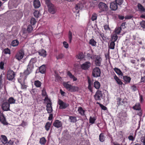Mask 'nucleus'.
Segmentation results:
<instances>
[{
  "mask_svg": "<svg viewBox=\"0 0 145 145\" xmlns=\"http://www.w3.org/2000/svg\"><path fill=\"white\" fill-rule=\"evenodd\" d=\"M114 78L118 84L119 85H122L123 84V82L115 74L114 76Z\"/></svg>",
  "mask_w": 145,
  "mask_h": 145,
  "instance_id": "19",
  "label": "nucleus"
},
{
  "mask_svg": "<svg viewBox=\"0 0 145 145\" xmlns=\"http://www.w3.org/2000/svg\"><path fill=\"white\" fill-rule=\"evenodd\" d=\"M97 119V117L96 116H90L89 119V122L91 124H93L95 123V121Z\"/></svg>",
  "mask_w": 145,
  "mask_h": 145,
  "instance_id": "24",
  "label": "nucleus"
},
{
  "mask_svg": "<svg viewBox=\"0 0 145 145\" xmlns=\"http://www.w3.org/2000/svg\"><path fill=\"white\" fill-rule=\"evenodd\" d=\"M91 65V63L89 62H86L81 65V67L84 70L88 69Z\"/></svg>",
  "mask_w": 145,
  "mask_h": 145,
  "instance_id": "14",
  "label": "nucleus"
},
{
  "mask_svg": "<svg viewBox=\"0 0 145 145\" xmlns=\"http://www.w3.org/2000/svg\"><path fill=\"white\" fill-rule=\"evenodd\" d=\"M133 108L135 110L139 111V112L138 114L140 116H141L142 115V112L141 110V108L140 104L138 103L135 104V105L133 107Z\"/></svg>",
  "mask_w": 145,
  "mask_h": 145,
  "instance_id": "8",
  "label": "nucleus"
},
{
  "mask_svg": "<svg viewBox=\"0 0 145 145\" xmlns=\"http://www.w3.org/2000/svg\"><path fill=\"white\" fill-rule=\"evenodd\" d=\"M0 121L4 125H7L8 123L6 121V119L3 115H0Z\"/></svg>",
  "mask_w": 145,
  "mask_h": 145,
  "instance_id": "18",
  "label": "nucleus"
},
{
  "mask_svg": "<svg viewBox=\"0 0 145 145\" xmlns=\"http://www.w3.org/2000/svg\"><path fill=\"white\" fill-rule=\"evenodd\" d=\"M123 80L125 84L129 83L130 82L131 78L130 77L127 76H123Z\"/></svg>",
  "mask_w": 145,
  "mask_h": 145,
  "instance_id": "20",
  "label": "nucleus"
},
{
  "mask_svg": "<svg viewBox=\"0 0 145 145\" xmlns=\"http://www.w3.org/2000/svg\"><path fill=\"white\" fill-rule=\"evenodd\" d=\"M63 46L65 48H69V44L67 43V42H65V41L63 42Z\"/></svg>",
  "mask_w": 145,
  "mask_h": 145,
  "instance_id": "55",
  "label": "nucleus"
},
{
  "mask_svg": "<svg viewBox=\"0 0 145 145\" xmlns=\"http://www.w3.org/2000/svg\"><path fill=\"white\" fill-rule=\"evenodd\" d=\"M138 7L140 11H144L145 10V9L140 4H138Z\"/></svg>",
  "mask_w": 145,
  "mask_h": 145,
  "instance_id": "43",
  "label": "nucleus"
},
{
  "mask_svg": "<svg viewBox=\"0 0 145 145\" xmlns=\"http://www.w3.org/2000/svg\"><path fill=\"white\" fill-rule=\"evenodd\" d=\"M110 7L111 10H116L118 8V5L114 1L110 3Z\"/></svg>",
  "mask_w": 145,
  "mask_h": 145,
  "instance_id": "16",
  "label": "nucleus"
},
{
  "mask_svg": "<svg viewBox=\"0 0 145 145\" xmlns=\"http://www.w3.org/2000/svg\"><path fill=\"white\" fill-rule=\"evenodd\" d=\"M8 103L10 104H14L16 100L12 97L9 98L8 100Z\"/></svg>",
  "mask_w": 145,
  "mask_h": 145,
  "instance_id": "38",
  "label": "nucleus"
},
{
  "mask_svg": "<svg viewBox=\"0 0 145 145\" xmlns=\"http://www.w3.org/2000/svg\"><path fill=\"white\" fill-rule=\"evenodd\" d=\"M55 77H56V80H57V81H60L61 80V78L60 76H58L57 74L55 72Z\"/></svg>",
  "mask_w": 145,
  "mask_h": 145,
  "instance_id": "52",
  "label": "nucleus"
},
{
  "mask_svg": "<svg viewBox=\"0 0 145 145\" xmlns=\"http://www.w3.org/2000/svg\"><path fill=\"white\" fill-rule=\"evenodd\" d=\"M114 70L118 74L121 76L123 75V73L119 69L117 68H115L114 69Z\"/></svg>",
  "mask_w": 145,
  "mask_h": 145,
  "instance_id": "27",
  "label": "nucleus"
},
{
  "mask_svg": "<svg viewBox=\"0 0 145 145\" xmlns=\"http://www.w3.org/2000/svg\"><path fill=\"white\" fill-rule=\"evenodd\" d=\"M34 15L35 17L38 18L40 15V14L38 10H35L34 12Z\"/></svg>",
  "mask_w": 145,
  "mask_h": 145,
  "instance_id": "41",
  "label": "nucleus"
},
{
  "mask_svg": "<svg viewBox=\"0 0 145 145\" xmlns=\"http://www.w3.org/2000/svg\"><path fill=\"white\" fill-rule=\"evenodd\" d=\"M46 4L48 6V11L52 14L55 13L56 12V10L54 6L50 2Z\"/></svg>",
  "mask_w": 145,
  "mask_h": 145,
  "instance_id": "10",
  "label": "nucleus"
},
{
  "mask_svg": "<svg viewBox=\"0 0 145 145\" xmlns=\"http://www.w3.org/2000/svg\"><path fill=\"white\" fill-rule=\"evenodd\" d=\"M84 57V55L82 53L79 54L77 56L78 58L80 59H83Z\"/></svg>",
  "mask_w": 145,
  "mask_h": 145,
  "instance_id": "45",
  "label": "nucleus"
},
{
  "mask_svg": "<svg viewBox=\"0 0 145 145\" xmlns=\"http://www.w3.org/2000/svg\"><path fill=\"white\" fill-rule=\"evenodd\" d=\"M101 70L98 67H95L93 70L92 74L95 77H97L100 76Z\"/></svg>",
  "mask_w": 145,
  "mask_h": 145,
  "instance_id": "6",
  "label": "nucleus"
},
{
  "mask_svg": "<svg viewBox=\"0 0 145 145\" xmlns=\"http://www.w3.org/2000/svg\"><path fill=\"white\" fill-rule=\"evenodd\" d=\"M121 31V27H116L115 30V32L116 34H119Z\"/></svg>",
  "mask_w": 145,
  "mask_h": 145,
  "instance_id": "40",
  "label": "nucleus"
},
{
  "mask_svg": "<svg viewBox=\"0 0 145 145\" xmlns=\"http://www.w3.org/2000/svg\"><path fill=\"white\" fill-rule=\"evenodd\" d=\"M117 104L118 105H122L121 103V99L120 98H118L117 99Z\"/></svg>",
  "mask_w": 145,
  "mask_h": 145,
  "instance_id": "51",
  "label": "nucleus"
},
{
  "mask_svg": "<svg viewBox=\"0 0 145 145\" xmlns=\"http://www.w3.org/2000/svg\"><path fill=\"white\" fill-rule=\"evenodd\" d=\"M39 54L40 55L44 57H45L46 56V51L44 50H42Z\"/></svg>",
  "mask_w": 145,
  "mask_h": 145,
  "instance_id": "37",
  "label": "nucleus"
},
{
  "mask_svg": "<svg viewBox=\"0 0 145 145\" xmlns=\"http://www.w3.org/2000/svg\"><path fill=\"white\" fill-rule=\"evenodd\" d=\"M53 125L54 127L57 128L62 127V123L58 120H55Z\"/></svg>",
  "mask_w": 145,
  "mask_h": 145,
  "instance_id": "13",
  "label": "nucleus"
},
{
  "mask_svg": "<svg viewBox=\"0 0 145 145\" xmlns=\"http://www.w3.org/2000/svg\"><path fill=\"white\" fill-rule=\"evenodd\" d=\"M128 138L130 140L133 141L135 139V138L132 135H130L128 137Z\"/></svg>",
  "mask_w": 145,
  "mask_h": 145,
  "instance_id": "59",
  "label": "nucleus"
},
{
  "mask_svg": "<svg viewBox=\"0 0 145 145\" xmlns=\"http://www.w3.org/2000/svg\"><path fill=\"white\" fill-rule=\"evenodd\" d=\"M58 103L59 105V108L60 109H65L69 105L68 103L64 102L60 99H59Z\"/></svg>",
  "mask_w": 145,
  "mask_h": 145,
  "instance_id": "4",
  "label": "nucleus"
},
{
  "mask_svg": "<svg viewBox=\"0 0 145 145\" xmlns=\"http://www.w3.org/2000/svg\"><path fill=\"white\" fill-rule=\"evenodd\" d=\"M37 58L36 57L32 58L29 62L27 66V69L24 72L25 74L28 75L32 71L34 68V65L37 61Z\"/></svg>",
  "mask_w": 145,
  "mask_h": 145,
  "instance_id": "1",
  "label": "nucleus"
},
{
  "mask_svg": "<svg viewBox=\"0 0 145 145\" xmlns=\"http://www.w3.org/2000/svg\"><path fill=\"white\" fill-rule=\"evenodd\" d=\"M99 140L100 142H103L105 140V137L103 133H101L99 135Z\"/></svg>",
  "mask_w": 145,
  "mask_h": 145,
  "instance_id": "28",
  "label": "nucleus"
},
{
  "mask_svg": "<svg viewBox=\"0 0 145 145\" xmlns=\"http://www.w3.org/2000/svg\"><path fill=\"white\" fill-rule=\"evenodd\" d=\"M141 26L144 28H145V21H143L140 23Z\"/></svg>",
  "mask_w": 145,
  "mask_h": 145,
  "instance_id": "54",
  "label": "nucleus"
},
{
  "mask_svg": "<svg viewBox=\"0 0 145 145\" xmlns=\"http://www.w3.org/2000/svg\"><path fill=\"white\" fill-rule=\"evenodd\" d=\"M4 63L3 61H1L0 63V68L2 70L4 69Z\"/></svg>",
  "mask_w": 145,
  "mask_h": 145,
  "instance_id": "57",
  "label": "nucleus"
},
{
  "mask_svg": "<svg viewBox=\"0 0 145 145\" xmlns=\"http://www.w3.org/2000/svg\"><path fill=\"white\" fill-rule=\"evenodd\" d=\"M123 1V0H115V2L117 5H120L121 4Z\"/></svg>",
  "mask_w": 145,
  "mask_h": 145,
  "instance_id": "53",
  "label": "nucleus"
},
{
  "mask_svg": "<svg viewBox=\"0 0 145 145\" xmlns=\"http://www.w3.org/2000/svg\"><path fill=\"white\" fill-rule=\"evenodd\" d=\"M127 99L125 97L123 98L122 100L121 99V103L122 105L125 104L127 103Z\"/></svg>",
  "mask_w": 145,
  "mask_h": 145,
  "instance_id": "48",
  "label": "nucleus"
},
{
  "mask_svg": "<svg viewBox=\"0 0 145 145\" xmlns=\"http://www.w3.org/2000/svg\"><path fill=\"white\" fill-rule=\"evenodd\" d=\"M15 73L12 71L9 70L7 72V77L9 80H12L14 77Z\"/></svg>",
  "mask_w": 145,
  "mask_h": 145,
  "instance_id": "7",
  "label": "nucleus"
},
{
  "mask_svg": "<svg viewBox=\"0 0 145 145\" xmlns=\"http://www.w3.org/2000/svg\"><path fill=\"white\" fill-rule=\"evenodd\" d=\"M100 106L102 109L104 110H106L107 108L106 106H104L101 104H100Z\"/></svg>",
  "mask_w": 145,
  "mask_h": 145,
  "instance_id": "63",
  "label": "nucleus"
},
{
  "mask_svg": "<svg viewBox=\"0 0 145 145\" xmlns=\"http://www.w3.org/2000/svg\"><path fill=\"white\" fill-rule=\"evenodd\" d=\"M24 55V51L23 50H21L16 55V58L18 60L20 61L23 58Z\"/></svg>",
  "mask_w": 145,
  "mask_h": 145,
  "instance_id": "5",
  "label": "nucleus"
},
{
  "mask_svg": "<svg viewBox=\"0 0 145 145\" xmlns=\"http://www.w3.org/2000/svg\"><path fill=\"white\" fill-rule=\"evenodd\" d=\"M46 140L44 137H42L40 139L39 143L41 144H44L46 142Z\"/></svg>",
  "mask_w": 145,
  "mask_h": 145,
  "instance_id": "35",
  "label": "nucleus"
},
{
  "mask_svg": "<svg viewBox=\"0 0 145 145\" xmlns=\"http://www.w3.org/2000/svg\"><path fill=\"white\" fill-rule=\"evenodd\" d=\"M67 75L71 80H72L73 81H76L77 80V78L73 75L69 71L67 72Z\"/></svg>",
  "mask_w": 145,
  "mask_h": 145,
  "instance_id": "21",
  "label": "nucleus"
},
{
  "mask_svg": "<svg viewBox=\"0 0 145 145\" xmlns=\"http://www.w3.org/2000/svg\"><path fill=\"white\" fill-rule=\"evenodd\" d=\"M14 145L13 144V140H10L7 143V145Z\"/></svg>",
  "mask_w": 145,
  "mask_h": 145,
  "instance_id": "58",
  "label": "nucleus"
},
{
  "mask_svg": "<svg viewBox=\"0 0 145 145\" xmlns=\"http://www.w3.org/2000/svg\"><path fill=\"white\" fill-rule=\"evenodd\" d=\"M102 61V59L100 56H96L95 57V64L96 66H100L101 65Z\"/></svg>",
  "mask_w": 145,
  "mask_h": 145,
  "instance_id": "12",
  "label": "nucleus"
},
{
  "mask_svg": "<svg viewBox=\"0 0 145 145\" xmlns=\"http://www.w3.org/2000/svg\"><path fill=\"white\" fill-rule=\"evenodd\" d=\"M42 96L45 97L44 101H46L48 99V96L46 94V90L45 88H44L42 91Z\"/></svg>",
  "mask_w": 145,
  "mask_h": 145,
  "instance_id": "25",
  "label": "nucleus"
},
{
  "mask_svg": "<svg viewBox=\"0 0 145 145\" xmlns=\"http://www.w3.org/2000/svg\"><path fill=\"white\" fill-rule=\"evenodd\" d=\"M103 93L101 91L98 90L94 95V97L96 100H101L102 98Z\"/></svg>",
  "mask_w": 145,
  "mask_h": 145,
  "instance_id": "11",
  "label": "nucleus"
},
{
  "mask_svg": "<svg viewBox=\"0 0 145 145\" xmlns=\"http://www.w3.org/2000/svg\"><path fill=\"white\" fill-rule=\"evenodd\" d=\"M98 7L101 12L106 11L108 10V6L103 3L100 2L98 5Z\"/></svg>",
  "mask_w": 145,
  "mask_h": 145,
  "instance_id": "3",
  "label": "nucleus"
},
{
  "mask_svg": "<svg viewBox=\"0 0 145 145\" xmlns=\"http://www.w3.org/2000/svg\"><path fill=\"white\" fill-rule=\"evenodd\" d=\"M51 123H50L49 122H48L46 123V125H45V127L46 130L47 131H48L49 130L50 126L51 125Z\"/></svg>",
  "mask_w": 145,
  "mask_h": 145,
  "instance_id": "39",
  "label": "nucleus"
},
{
  "mask_svg": "<svg viewBox=\"0 0 145 145\" xmlns=\"http://www.w3.org/2000/svg\"><path fill=\"white\" fill-rule=\"evenodd\" d=\"M104 28L106 30H108L110 29L109 26L107 25H105L104 26Z\"/></svg>",
  "mask_w": 145,
  "mask_h": 145,
  "instance_id": "64",
  "label": "nucleus"
},
{
  "mask_svg": "<svg viewBox=\"0 0 145 145\" xmlns=\"http://www.w3.org/2000/svg\"><path fill=\"white\" fill-rule=\"evenodd\" d=\"M94 87L97 89H99L100 86V83L97 81H96L94 83Z\"/></svg>",
  "mask_w": 145,
  "mask_h": 145,
  "instance_id": "29",
  "label": "nucleus"
},
{
  "mask_svg": "<svg viewBox=\"0 0 145 145\" xmlns=\"http://www.w3.org/2000/svg\"><path fill=\"white\" fill-rule=\"evenodd\" d=\"M131 88L134 91H136L137 89V86L135 85H133L132 86Z\"/></svg>",
  "mask_w": 145,
  "mask_h": 145,
  "instance_id": "61",
  "label": "nucleus"
},
{
  "mask_svg": "<svg viewBox=\"0 0 145 145\" xmlns=\"http://www.w3.org/2000/svg\"><path fill=\"white\" fill-rule=\"evenodd\" d=\"M19 42L17 40H13L11 43L12 45L14 47L17 46Z\"/></svg>",
  "mask_w": 145,
  "mask_h": 145,
  "instance_id": "32",
  "label": "nucleus"
},
{
  "mask_svg": "<svg viewBox=\"0 0 145 145\" xmlns=\"http://www.w3.org/2000/svg\"><path fill=\"white\" fill-rule=\"evenodd\" d=\"M118 38V36L117 34H114L112 36V41L115 42L117 39Z\"/></svg>",
  "mask_w": 145,
  "mask_h": 145,
  "instance_id": "34",
  "label": "nucleus"
},
{
  "mask_svg": "<svg viewBox=\"0 0 145 145\" xmlns=\"http://www.w3.org/2000/svg\"><path fill=\"white\" fill-rule=\"evenodd\" d=\"M39 72L42 74H44L45 73L46 71V68L44 65H42L40 66L39 68Z\"/></svg>",
  "mask_w": 145,
  "mask_h": 145,
  "instance_id": "26",
  "label": "nucleus"
},
{
  "mask_svg": "<svg viewBox=\"0 0 145 145\" xmlns=\"http://www.w3.org/2000/svg\"><path fill=\"white\" fill-rule=\"evenodd\" d=\"M69 119L70 120V121L71 122L75 123L77 121V120L76 119V118L75 116H69Z\"/></svg>",
  "mask_w": 145,
  "mask_h": 145,
  "instance_id": "30",
  "label": "nucleus"
},
{
  "mask_svg": "<svg viewBox=\"0 0 145 145\" xmlns=\"http://www.w3.org/2000/svg\"><path fill=\"white\" fill-rule=\"evenodd\" d=\"M30 22L32 25H34L36 24V21L34 18H32L31 19Z\"/></svg>",
  "mask_w": 145,
  "mask_h": 145,
  "instance_id": "47",
  "label": "nucleus"
},
{
  "mask_svg": "<svg viewBox=\"0 0 145 145\" xmlns=\"http://www.w3.org/2000/svg\"><path fill=\"white\" fill-rule=\"evenodd\" d=\"M1 108L4 111L10 110L9 104L7 101H4L2 104Z\"/></svg>",
  "mask_w": 145,
  "mask_h": 145,
  "instance_id": "9",
  "label": "nucleus"
},
{
  "mask_svg": "<svg viewBox=\"0 0 145 145\" xmlns=\"http://www.w3.org/2000/svg\"><path fill=\"white\" fill-rule=\"evenodd\" d=\"M115 45L114 42L112 41L110 43L109 47L110 49H114V48Z\"/></svg>",
  "mask_w": 145,
  "mask_h": 145,
  "instance_id": "42",
  "label": "nucleus"
},
{
  "mask_svg": "<svg viewBox=\"0 0 145 145\" xmlns=\"http://www.w3.org/2000/svg\"><path fill=\"white\" fill-rule=\"evenodd\" d=\"M140 141L143 143V145H145V136L142 137H141Z\"/></svg>",
  "mask_w": 145,
  "mask_h": 145,
  "instance_id": "50",
  "label": "nucleus"
},
{
  "mask_svg": "<svg viewBox=\"0 0 145 145\" xmlns=\"http://www.w3.org/2000/svg\"><path fill=\"white\" fill-rule=\"evenodd\" d=\"M88 88L90 89H91V86L92 84V82H91V80L88 78Z\"/></svg>",
  "mask_w": 145,
  "mask_h": 145,
  "instance_id": "46",
  "label": "nucleus"
},
{
  "mask_svg": "<svg viewBox=\"0 0 145 145\" xmlns=\"http://www.w3.org/2000/svg\"><path fill=\"white\" fill-rule=\"evenodd\" d=\"M97 16L96 14H93L91 17V20L92 21H94L97 19Z\"/></svg>",
  "mask_w": 145,
  "mask_h": 145,
  "instance_id": "60",
  "label": "nucleus"
},
{
  "mask_svg": "<svg viewBox=\"0 0 145 145\" xmlns=\"http://www.w3.org/2000/svg\"><path fill=\"white\" fill-rule=\"evenodd\" d=\"M2 52L5 54H10V50L8 48L4 49L3 50Z\"/></svg>",
  "mask_w": 145,
  "mask_h": 145,
  "instance_id": "36",
  "label": "nucleus"
},
{
  "mask_svg": "<svg viewBox=\"0 0 145 145\" xmlns=\"http://www.w3.org/2000/svg\"><path fill=\"white\" fill-rule=\"evenodd\" d=\"M78 112L82 116L85 115V110H84L81 107H78L77 110Z\"/></svg>",
  "mask_w": 145,
  "mask_h": 145,
  "instance_id": "22",
  "label": "nucleus"
},
{
  "mask_svg": "<svg viewBox=\"0 0 145 145\" xmlns=\"http://www.w3.org/2000/svg\"><path fill=\"white\" fill-rule=\"evenodd\" d=\"M41 83L39 80H36L34 82V84L37 88L40 87L41 86Z\"/></svg>",
  "mask_w": 145,
  "mask_h": 145,
  "instance_id": "33",
  "label": "nucleus"
},
{
  "mask_svg": "<svg viewBox=\"0 0 145 145\" xmlns=\"http://www.w3.org/2000/svg\"><path fill=\"white\" fill-rule=\"evenodd\" d=\"M63 55L62 54H60L58 55L56 57L57 59H62L63 57Z\"/></svg>",
  "mask_w": 145,
  "mask_h": 145,
  "instance_id": "56",
  "label": "nucleus"
},
{
  "mask_svg": "<svg viewBox=\"0 0 145 145\" xmlns=\"http://www.w3.org/2000/svg\"><path fill=\"white\" fill-rule=\"evenodd\" d=\"M89 43L92 46H95L96 44V42L93 39H91L89 41Z\"/></svg>",
  "mask_w": 145,
  "mask_h": 145,
  "instance_id": "31",
  "label": "nucleus"
},
{
  "mask_svg": "<svg viewBox=\"0 0 145 145\" xmlns=\"http://www.w3.org/2000/svg\"><path fill=\"white\" fill-rule=\"evenodd\" d=\"M100 35L102 39H103V40H106V37L104 36V34L103 33H101L100 34Z\"/></svg>",
  "mask_w": 145,
  "mask_h": 145,
  "instance_id": "62",
  "label": "nucleus"
},
{
  "mask_svg": "<svg viewBox=\"0 0 145 145\" xmlns=\"http://www.w3.org/2000/svg\"><path fill=\"white\" fill-rule=\"evenodd\" d=\"M0 140L1 142L4 144H6L8 142L7 137L4 135H1V136Z\"/></svg>",
  "mask_w": 145,
  "mask_h": 145,
  "instance_id": "17",
  "label": "nucleus"
},
{
  "mask_svg": "<svg viewBox=\"0 0 145 145\" xmlns=\"http://www.w3.org/2000/svg\"><path fill=\"white\" fill-rule=\"evenodd\" d=\"M49 101L50 102L47 104L46 109L48 113H51L53 111V109L52 106V103L50 101Z\"/></svg>",
  "mask_w": 145,
  "mask_h": 145,
  "instance_id": "15",
  "label": "nucleus"
},
{
  "mask_svg": "<svg viewBox=\"0 0 145 145\" xmlns=\"http://www.w3.org/2000/svg\"><path fill=\"white\" fill-rule=\"evenodd\" d=\"M40 3L38 0H35L33 2V5L35 8H38L40 6Z\"/></svg>",
  "mask_w": 145,
  "mask_h": 145,
  "instance_id": "23",
  "label": "nucleus"
},
{
  "mask_svg": "<svg viewBox=\"0 0 145 145\" xmlns=\"http://www.w3.org/2000/svg\"><path fill=\"white\" fill-rule=\"evenodd\" d=\"M68 82H63V85L68 90L71 92H76L78 91L79 88L76 86H73L68 84Z\"/></svg>",
  "mask_w": 145,
  "mask_h": 145,
  "instance_id": "2",
  "label": "nucleus"
},
{
  "mask_svg": "<svg viewBox=\"0 0 145 145\" xmlns=\"http://www.w3.org/2000/svg\"><path fill=\"white\" fill-rule=\"evenodd\" d=\"M33 30V28L32 26L31 25H29L27 27V30L29 32H31Z\"/></svg>",
  "mask_w": 145,
  "mask_h": 145,
  "instance_id": "49",
  "label": "nucleus"
},
{
  "mask_svg": "<svg viewBox=\"0 0 145 145\" xmlns=\"http://www.w3.org/2000/svg\"><path fill=\"white\" fill-rule=\"evenodd\" d=\"M68 37L69 42L71 43L72 38V33L70 31H69V32Z\"/></svg>",
  "mask_w": 145,
  "mask_h": 145,
  "instance_id": "44",
  "label": "nucleus"
}]
</instances>
